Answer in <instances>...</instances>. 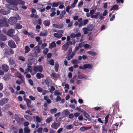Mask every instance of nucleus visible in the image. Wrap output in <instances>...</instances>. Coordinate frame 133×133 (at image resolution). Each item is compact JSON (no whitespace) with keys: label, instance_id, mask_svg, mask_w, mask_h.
I'll return each mask as SVG.
<instances>
[{"label":"nucleus","instance_id":"a211bd4d","mask_svg":"<svg viewBox=\"0 0 133 133\" xmlns=\"http://www.w3.org/2000/svg\"><path fill=\"white\" fill-rule=\"evenodd\" d=\"M53 26L55 28L61 29L63 27V24H61L57 25L56 24H53Z\"/></svg>","mask_w":133,"mask_h":133},{"label":"nucleus","instance_id":"4468645a","mask_svg":"<svg viewBox=\"0 0 133 133\" xmlns=\"http://www.w3.org/2000/svg\"><path fill=\"white\" fill-rule=\"evenodd\" d=\"M8 101V99L6 98H3L0 101V105L1 106H3L4 104L6 103Z\"/></svg>","mask_w":133,"mask_h":133},{"label":"nucleus","instance_id":"052dcab7","mask_svg":"<svg viewBox=\"0 0 133 133\" xmlns=\"http://www.w3.org/2000/svg\"><path fill=\"white\" fill-rule=\"evenodd\" d=\"M63 130V128H59L57 131V133H61Z\"/></svg>","mask_w":133,"mask_h":133},{"label":"nucleus","instance_id":"0e129e2a","mask_svg":"<svg viewBox=\"0 0 133 133\" xmlns=\"http://www.w3.org/2000/svg\"><path fill=\"white\" fill-rule=\"evenodd\" d=\"M28 82L31 85H33L34 83L33 82L31 79H29Z\"/></svg>","mask_w":133,"mask_h":133},{"label":"nucleus","instance_id":"4c0bfd02","mask_svg":"<svg viewBox=\"0 0 133 133\" xmlns=\"http://www.w3.org/2000/svg\"><path fill=\"white\" fill-rule=\"evenodd\" d=\"M25 53H28L30 50V49L28 46H26L25 47Z\"/></svg>","mask_w":133,"mask_h":133},{"label":"nucleus","instance_id":"37998d69","mask_svg":"<svg viewBox=\"0 0 133 133\" xmlns=\"http://www.w3.org/2000/svg\"><path fill=\"white\" fill-rule=\"evenodd\" d=\"M69 112L67 110H64L63 113L66 116H68L69 114Z\"/></svg>","mask_w":133,"mask_h":133},{"label":"nucleus","instance_id":"c03bdc74","mask_svg":"<svg viewBox=\"0 0 133 133\" xmlns=\"http://www.w3.org/2000/svg\"><path fill=\"white\" fill-rule=\"evenodd\" d=\"M61 94L60 92H59L57 90L55 91L54 93V95L56 96H57V95H60Z\"/></svg>","mask_w":133,"mask_h":133},{"label":"nucleus","instance_id":"338daca9","mask_svg":"<svg viewBox=\"0 0 133 133\" xmlns=\"http://www.w3.org/2000/svg\"><path fill=\"white\" fill-rule=\"evenodd\" d=\"M49 63L50 65H53L54 64V61L52 59H51L49 61Z\"/></svg>","mask_w":133,"mask_h":133},{"label":"nucleus","instance_id":"774afa93","mask_svg":"<svg viewBox=\"0 0 133 133\" xmlns=\"http://www.w3.org/2000/svg\"><path fill=\"white\" fill-rule=\"evenodd\" d=\"M81 34L79 32L78 33L76 34H75V37L77 38L79 37H80L81 36Z\"/></svg>","mask_w":133,"mask_h":133},{"label":"nucleus","instance_id":"2f4dec72","mask_svg":"<svg viewBox=\"0 0 133 133\" xmlns=\"http://www.w3.org/2000/svg\"><path fill=\"white\" fill-rule=\"evenodd\" d=\"M84 66L85 69L88 68L89 69H91L92 67V66L90 64H85L84 65Z\"/></svg>","mask_w":133,"mask_h":133},{"label":"nucleus","instance_id":"9b49d317","mask_svg":"<svg viewBox=\"0 0 133 133\" xmlns=\"http://www.w3.org/2000/svg\"><path fill=\"white\" fill-rule=\"evenodd\" d=\"M2 69L5 72H7L9 69L8 66L5 64H3L2 65Z\"/></svg>","mask_w":133,"mask_h":133},{"label":"nucleus","instance_id":"39448f33","mask_svg":"<svg viewBox=\"0 0 133 133\" xmlns=\"http://www.w3.org/2000/svg\"><path fill=\"white\" fill-rule=\"evenodd\" d=\"M9 65L11 67V69H13V67H16V64L15 63V61L12 59H9Z\"/></svg>","mask_w":133,"mask_h":133},{"label":"nucleus","instance_id":"72a5a7b5","mask_svg":"<svg viewBox=\"0 0 133 133\" xmlns=\"http://www.w3.org/2000/svg\"><path fill=\"white\" fill-rule=\"evenodd\" d=\"M48 33L46 31H44L41 32L40 34V35L42 36H45L47 35Z\"/></svg>","mask_w":133,"mask_h":133},{"label":"nucleus","instance_id":"9d476101","mask_svg":"<svg viewBox=\"0 0 133 133\" xmlns=\"http://www.w3.org/2000/svg\"><path fill=\"white\" fill-rule=\"evenodd\" d=\"M7 2L13 5L16 6L18 5L17 1L16 0H6Z\"/></svg>","mask_w":133,"mask_h":133},{"label":"nucleus","instance_id":"c756f323","mask_svg":"<svg viewBox=\"0 0 133 133\" xmlns=\"http://www.w3.org/2000/svg\"><path fill=\"white\" fill-rule=\"evenodd\" d=\"M61 3H60L59 2L57 3L54 2V3H53L52 5V7H57L58 5H59ZM49 4L50 5H52V4Z\"/></svg>","mask_w":133,"mask_h":133},{"label":"nucleus","instance_id":"a878e982","mask_svg":"<svg viewBox=\"0 0 133 133\" xmlns=\"http://www.w3.org/2000/svg\"><path fill=\"white\" fill-rule=\"evenodd\" d=\"M54 35L55 37L58 38H60L63 36V35L62 34L58 33H54Z\"/></svg>","mask_w":133,"mask_h":133},{"label":"nucleus","instance_id":"2eb2a0df","mask_svg":"<svg viewBox=\"0 0 133 133\" xmlns=\"http://www.w3.org/2000/svg\"><path fill=\"white\" fill-rule=\"evenodd\" d=\"M45 82L46 84L48 86L51 85L52 83V80L50 79H46L45 80Z\"/></svg>","mask_w":133,"mask_h":133},{"label":"nucleus","instance_id":"0eeeda50","mask_svg":"<svg viewBox=\"0 0 133 133\" xmlns=\"http://www.w3.org/2000/svg\"><path fill=\"white\" fill-rule=\"evenodd\" d=\"M60 125L59 123L54 122L51 125V127L52 128L56 130L59 127Z\"/></svg>","mask_w":133,"mask_h":133},{"label":"nucleus","instance_id":"6e6552de","mask_svg":"<svg viewBox=\"0 0 133 133\" xmlns=\"http://www.w3.org/2000/svg\"><path fill=\"white\" fill-rule=\"evenodd\" d=\"M9 46L12 48H16V45L14 42L12 40H10L8 42Z\"/></svg>","mask_w":133,"mask_h":133},{"label":"nucleus","instance_id":"69168bd1","mask_svg":"<svg viewBox=\"0 0 133 133\" xmlns=\"http://www.w3.org/2000/svg\"><path fill=\"white\" fill-rule=\"evenodd\" d=\"M84 46L85 49H87L90 47L91 48L90 46L88 44H85L84 45Z\"/></svg>","mask_w":133,"mask_h":133},{"label":"nucleus","instance_id":"a19ab883","mask_svg":"<svg viewBox=\"0 0 133 133\" xmlns=\"http://www.w3.org/2000/svg\"><path fill=\"white\" fill-rule=\"evenodd\" d=\"M55 90V88L53 86H51V89L49 90V92L51 94L53 93V91Z\"/></svg>","mask_w":133,"mask_h":133},{"label":"nucleus","instance_id":"7c9ffc66","mask_svg":"<svg viewBox=\"0 0 133 133\" xmlns=\"http://www.w3.org/2000/svg\"><path fill=\"white\" fill-rule=\"evenodd\" d=\"M51 76L52 77L54 78H56L58 77L59 75L58 74L52 73L51 75Z\"/></svg>","mask_w":133,"mask_h":133},{"label":"nucleus","instance_id":"4be33fe9","mask_svg":"<svg viewBox=\"0 0 133 133\" xmlns=\"http://www.w3.org/2000/svg\"><path fill=\"white\" fill-rule=\"evenodd\" d=\"M24 133H30V130L29 129L28 127H25L24 129Z\"/></svg>","mask_w":133,"mask_h":133},{"label":"nucleus","instance_id":"aec40b11","mask_svg":"<svg viewBox=\"0 0 133 133\" xmlns=\"http://www.w3.org/2000/svg\"><path fill=\"white\" fill-rule=\"evenodd\" d=\"M34 119L37 122L40 123L41 121V118L38 116H36L33 117Z\"/></svg>","mask_w":133,"mask_h":133},{"label":"nucleus","instance_id":"f704fd0d","mask_svg":"<svg viewBox=\"0 0 133 133\" xmlns=\"http://www.w3.org/2000/svg\"><path fill=\"white\" fill-rule=\"evenodd\" d=\"M87 52L89 54L93 56H95L97 55V54L96 53L93 52L92 51H88Z\"/></svg>","mask_w":133,"mask_h":133},{"label":"nucleus","instance_id":"49530a36","mask_svg":"<svg viewBox=\"0 0 133 133\" xmlns=\"http://www.w3.org/2000/svg\"><path fill=\"white\" fill-rule=\"evenodd\" d=\"M27 69H28V70L29 71V72L31 73L32 75V74L31 73L32 71V66H31L30 65L29 66H28Z\"/></svg>","mask_w":133,"mask_h":133},{"label":"nucleus","instance_id":"393cba45","mask_svg":"<svg viewBox=\"0 0 133 133\" xmlns=\"http://www.w3.org/2000/svg\"><path fill=\"white\" fill-rule=\"evenodd\" d=\"M118 9V6L117 5H115L113 6L110 9V11H111L112 10H117Z\"/></svg>","mask_w":133,"mask_h":133},{"label":"nucleus","instance_id":"ddd939ff","mask_svg":"<svg viewBox=\"0 0 133 133\" xmlns=\"http://www.w3.org/2000/svg\"><path fill=\"white\" fill-rule=\"evenodd\" d=\"M15 33V30L12 29L9 30L7 33V35L10 37L12 36V34Z\"/></svg>","mask_w":133,"mask_h":133},{"label":"nucleus","instance_id":"09e8293b","mask_svg":"<svg viewBox=\"0 0 133 133\" xmlns=\"http://www.w3.org/2000/svg\"><path fill=\"white\" fill-rule=\"evenodd\" d=\"M17 1V3L18 4L23 5L24 4V2L20 0H16Z\"/></svg>","mask_w":133,"mask_h":133},{"label":"nucleus","instance_id":"e2e57ef3","mask_svg":"<svg viewBox=\"0 0 133 133\" xmlns=\"http://www.w3.org/2000/svg\"><path fill=\"white\" fill-rule=\"evenodd\" d=\"M20 107L23 109H25L26 108V107L25 105H23L22 104H20L19 105Z\"/></svg>","mask_w":133,"mask_h":133},{"label":"nucleus","instance_id":"5701e85b","mask_svg":"<svg viewBox=\"0 0 133 133\" xmlns=\"http://www.w3.org/2000/svg\"><path fill=\"white\" fill-rule=\"evenodd\" d=\"M44 99L46 100L47 102L48 103L50 104L51 102V101L49 98V97L48 96H44Z\"/></svg>","mask_w":133,"mask_h":133},{"label":"nucleus","instance_id":"7ed1b4c3","mask_svg":"<svg viewBox=\"0 0 133 133\" xmlns=\"http://www.w3.org/2000/svg\"><path fill=\"white\" fill-rule=\"evenodd\" d=\"M43 68L41 65L35 66L34 67L33 70L34 71L36 72L38 71L42 72L43 71Z\"/></svg>","mask_w":133,"mask_h":133},{"label":"nucleus","instance_id":"473e14b6","mask_svg":"<svg viewBox=\"0 0 133 133\" xmlns=\"http://www.w3.org/2000/svg\"><path fill=\"white\" fill-rule=\"evenodd\" d=\"M89 129H90V128H88L85 127L84 126L81 127L80 129V130L82 131H83Z\"/></svg>","mask_w":133,"mask_h":133},{"label":"nucleus","instance_id":"a18cd8bd","mask_svg":"<svg viewBox=\"0 0 133 133\" xmlns=\"http://www.w3.org/2000/svg\"><path fill=\"white\" fill-rule=\"evenodd\" d=\"M73 127V125L70 124L67 125L66 127V128L67 129L70 130Z\"/></svg>","mask_w":133,"mask_h":133},{"label":"nucleus","instance_id":"5fc2aeb1","mask_svg":"<svg viewBox=\"0 0 133 133\" xmlns=\"http://www.w3.org/2000/svg\"><path fill=\"white\" fill-rule=\"evenodd\" d=\"M89 21L88 19H85L83 21V23L84 25H86L88 22Z\"/></svg>","mask_w":133,"mask_h":133},{"label":"nucleus","instance_id":"c85d7f7f","mask_svg":"<svg viewBox=\"0 0 133 133\" xmlns=\"http://www.w3.org/2000/svg\"><path fill=\"white\" fill-rule=\"evenodd\" d=\"M25 96H24V100L25 101H26V102L27 105L29 104H30L31 102V101L29 99H28L25 98Z\"/></svg>","mask_w":133,"mask_h":133},{"label":"nucleus","instance_id":"423d86ee","mask_svg":"<svg viewBox=\"0 0 133 133\" xmlns=\"http://www.w3.org/2000/svg\"><path fill=\"white\" fill-rule=\"evenodd\" d=\"M17 18L14 17H11L8 20L9 23L11 24H14L17 22Z\"/></svg>","mask_w":133,"mask_h":133},{"label":"nucleus","instance_id":"dca6fc26","mask_svg":"<svg viewBox=\"0 0 133 133\" xmlns=\"http://www.w3.org/2000/svg\"><path fill=\"white\" fill-rule=\"evenodd\" d=\"M56 46V43L55 42H53L51 43H49V48L51 49L53 48H55Z\"/></svg>","mask_w":133,"mask_h":133},{"label":"nucleus","instance_id":"3c124183","mask_svg":"<svg viewBox=\"0 0 133 133\" xmlns=\"http://www.w3.org/2000/svg\"><path fill=\"white\" fill-rule=\"evenodd\" d=\"M48 51H49V50L48 48H45L44 49V50L43 51V53L45 55L48 52Z\"/></svg>","mask_w":133,"mask_h":133},{"label":"nucleus","instance_id":"20e7f679","mask_svg":"<svg viewBox=\"0 0 133 133\" xmlns=\"http://www.w3.org/2000/svg\"><path fill=\"white\" fill-rule=\"evenodd\" d=\"M99 14L98 15V18L102 20L104 18V16H106L107 15L108 12L106 10H105L103 12L102 14H101L100 12H99Z\"/></svg>","mask_w":133,"mask_h":133},{"label":"nucleus","instance_id":"680f3d73","mask_svg":"<svg viewBox=\"0 0 133 133\" xmlns=\"http://www.w3.org/2000/svg\"><path fill=\"white\" fill-rule=\"evenodd\" d=\"M43 129L42 128H39L38 129L37 131L38 133H41Z\"/></svg>","mask_w":133,"mask_h":133},{"label":"nucleus","instance_id":"c9c22d12","mask_svg":"<svg viewBox=\"0 0 133 133\" xmlns=\"http://www.w3.org/2000/svg\"><path fill=\"white\" fill-rule=\"evenodd\" d=\"M43 5L41 4H37L35 5V8L36 9H41L42 8Z\"/></svg>","mask_w":133,"mask_h":133},{"label":"nucleus","instance_id":"58836bf2","mask_svg":"<svg viewBox=\"0 0 133 133\" xmlns=\"http://www.w3.org/2000/svg\"><path fill=\"white\" fill-rule=\"evenodd\" d=\"M57 111V109L56 108L51 109L50 110V112L52 114H54L56 113Z\"/></svg>","mask_w":133,"mask_h":133},{"label":"nucleus","instance_id":"f03ea898","mask_svg":"<svg viewBox=\"0 0 133 133\" xmlns=\"http://www.w3.org/2000/svg\"><path fill=\"white\" fill-rule=\"evenodd\" d=\"M78 0H74V2L71 4V5H68L66 7V11L69 12L70 9H72L75 7L76 4L77 3Z\"/></svg>","mask_w":133,"mask_h":133},{"label":"nucleus","instance_id":"cd10ccee","mask_svg":"<svg viewBox=\"0 0 133 133\" xmlns=\"http://www.w3.org/2000/svg\"><path fill=\"white\" fill-rule=\"evenodd\" d=\"M43 23L45 26H48L50 25V22L48 20H46L43 22Z\"/></svg>","mask_w":133,"mask_h":133},{"label":"nucleus","instance_id":"13d9d810","mask_svg":"<svg viewBox=\"0 0 133 133\" xmlns=\"http://www.w3.org/2000/svg\"><path fill=\"white\" fill-rule=\"evenodd\" d=\"M4 21L0 20V27L3 26Z\"/></svg>","mask_w":133,"mask_h":133},{"label":"nucleus","instance_id":"4d7b16f0","mask_svg":"<svg viewBox=\"0 0 133 133\" xmlns=\"http://www.w3.org/2000/svg\"><path fill=\"white\" fill-rule=\"evenodd\" d=\"M107 122H105V125H103L102 127V130L103 131H104L105 132L107 131V130L106 129L105 127L106 125V124Z\"/></svg>","mask_w":133,"mask_h":133},{"label":"nucleus","instance_id":"bf43d9fd","mask_svg":"<svg viewBox=\"0 0 133 133\" xmlns=\"http://www.w3.org/2000/svg\"><path fill=\"white\" fill-rule=\"evenodd\" d=\"M22 27V26L20 25L19 24H16V28L17 29H21Z\"/></svg>","mask_w":133,"mask_h":133},{"label":"nucleus","instance_id":"bb28decb","mask_svg":"<svg viewBox=\"0 0 133 133\" xmlns=\"http://www.w3.org/2000/svg\"><path fill=\"white\" fill-rule=\"evenodd\" d=\"M35 51L36 52H37L38 53H39L40 52V49L39 48V46L38 45H37L34 48Z\"/></svg>","mask_w":133,"mask_h":133},{"label":"nucleus","instance_id":"f257e3e1","mask_svg":"<svg viewBox=\"0 0 133 133\" xmlns=\"http://www.w3.org/2000/svg\"><path fill=\"white\" fill-rule=\"evenodd\" d=\"M96 11V9L95 10L93 9L90 11V16L91 18L96 19L98 18V15L99 13V12H97L95 13V15H94L93 14L95 13Z\"/></svg>","mask_w":133,"mask_h":133},{"label":"nucleus","instance_id":"f3484780","mask_svg":"<svg viewBox=\"0 0 133 133\" xmlns=\"http://www.w3.org/2000/svg\"><path fill=\"white\" fill-rule=\"evenodd\" d=\"M0 12L4 15H6L9 14L10 12V11H6L3 9H2L0 10Z\"/></svg>","mask_w":133,"mask_h":133},{"label":"nucleus","instance_id":"de8ad7c7","mask_svg":"<svg viewBox=\"0 0 133 133\" xmlns=\"http://www.w3.org/2000/svg\"><path fill=\"white\" fill-rule=\"evenodd\" d=\"M83 30L84 32V34H86L88 33V29L86 28L85 27L83 28Z\"/></svg>","mask_w":133,"mask_h":133},{"label":"nucleus","instance_id":"864d4df0","mask_svg":"<svg viewBox=\"0 0 133 133\" xmlns=\"http://www.w3.org/2000/svg\"><path fill=\"white\" fill-rule=\"evenodd\" d=\"M18 59L24 62L25 61L24 58L23 56H20L19 57H18Z\"/></svg>","mask_w":133,"mask_h":133},{"label":"nucleus","instance_id":"e433bc0d","mask_svg":"<svg viewBox=\"0 0 133 133\" xmlns=\"http://www.w3.org/2000/svg\"><path fill=\"white\" fill-rule=\"evenodd\" d=\"M13 38L16 42H18L20 41L19 38L17 36H14Z\"/></svg>","mask_w":133,"mask_h":133},{"label":"nucleus","instance_id":"1a4fd4ad","mask_svg":"<svg viewBox=\"0 0 133 133\" xmlns=\"http://www.w3.org/2000/svg\"><path fill=\"white\" fill-rule=\"evenodd\" d=\"M77 77L79 79H87L88 77L85 75L83 74H79Z\"/></svg>","mask_w":133,"mask_h":133},{"label":"nucleus","instance_id":"6e6d98bb","mask_svg":"<svg viewBox=\"0 0 133 133\" xmlns=\"http://www.w3.org/2000/svg\"><path fill=\"white\" fill-rule=\"evenodd\" d=\"M37 90L38 91L40 92H41L43 91V89L40 87H38L37 88Z\"/></svg>","mask_w":133,"mask_h":133},{"label":"nucleus","instance_id":"f8f14e48","mask_svg":"<svg viewBox=\"0 0 133 133\" xmlns=\"http://www.w3.org/2000/svg\"><path fill=\"white\" fill-rule=\"evenodd\" d=\"M5 52L7 55H10L14 53L12 50L11 49H6L5 50Z\"/></svg>","mask_w":133,"mask_h":133},{"label":"nucleus","instance_id":"8fccbe9b","mask_svg":"<svg viewBox=\"0 0 133 133\" xmlns=\"http://www.w3.org/2000/svg\"><path fill=\"white\" fill-rule=\"evenodd\" d=\"M58 64H55V69L56 72H57L58 70Z\"/></svg>","mask_w":133,"mask_h":133},{"label":"nucleus","instance_id":"79ce46f5","mask_svg":"<svg viewBox=\"0 0 133 133\" xmlns=\"http://www.w3.org/2000/svg\"><path fill=\"white\" fill-rule=\"evenodd\" d=\"M71 62L74 64H77L79 62L77 59H74Z\"/></svg>","mask_w":133,"mask_h":133},{"label":"nucleus","instance_id":"603ef678","mask_svg":"<svg viewBox=\"0 0 133 133\" xmlns=\"http://www.w3.org/2000/svg\"><path fill=\"white\" fill-rule=\"evenodd\" d=\"M15 75L16 76L18 77L19 78H21V76H22L21 74L18 73H15Z\"/></svg>","mask_w":133,"mask_h":133},{"label":"nucleus","instance_id":"412c9836","mask_svg":"<svg viewBox=\"0 0 133 133\" xmlns=\"http://www.w3.org/2000/svg\"><path fill=\"white\" fill-rule=\"evenodd\" d=\"M36 77L38 79H39L41 78H43L44 77V75L43 74L41 73H38L36 74Z\"/></svg>","mask_w":133,"mask_h":133},{"label":"nucleus","instance_id":"b1692460","mask_svg":"<svg viewBox=\"0 0 133 133\" xmlns=\"http://www.w3.org/2000/svg\"><path fill=\"white\" fill-rule=\"evenodd\" d=\"M52 117L51 116L45 120V122L47 123H49L52 120Z\"/></svg>","mask_w":133,"mask_h":133},{"label":"nucleus","instance_id":"ea45409f","mask_svg":"<svg viewBox=\"0 0 133 133\" xmlns=\"http://www.w3.org/2000/svg\"><path fill=\"white\" fill-rule=\"evenodd\" d=\"M93 29V26L92 25H89L87 28L88 30L89 31H91Z\"/></svg>","mask_w":133,"mask_h":133},{"label":"nucleus","instance_id":"6ab92c4d","mask_svg":"<svg viewBox=\"0 0 133 133\" xmlns=\"http://www.w3.org/2000/svg\"><path fill=\"white\" fill-rule=\"evenodd\" d=\"M6 39V36L3 34L0 33V39L3 41H5Z\"/></svg>","mask_w":133,"mask_h":133}]
</instances>
